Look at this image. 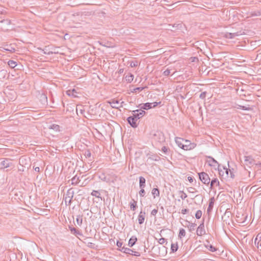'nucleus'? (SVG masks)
Here are the masks:
<instances>
[{
  "label": "nucleus",
  "instance_id": "nucleus-1",
  "mask_svg": "<svg viewBox=\"0 0 261 261\" xmlns=\"http://www.w3.org/2000/svg\"><path fill=\"white\" fill-rule=\"evenodd\" d=\"M74 194L73 190L72 188H70L67 190L66 194L63 196V199L64 200L66 206L70 205Z\"/></svg>",
  "mask_w": 261,
  "mask_h": 261
},
{
  "label": "nucleus",
  "instance_id": "nucleus-2",
  "mask_svg": "<svg viewBox=\"0 0 261 261\" xmlns=\"http://www.w3.org/2000/svg\"><path fill=\"white\" fill-rule=\"evenodd\" d=\"M152 139L160 143H162L165 141V137L164 134L160 131H156L153 135Z\"/></svg>",
  "mask_w": 261,
  "mask_h": 261
},
{
  "label": "nucleus",
  "instance_id": "nucleus-3",
  "mask_svg": "<svg viewBox=\"0 0 261 261\" xmlns=\"http://www.w3.org/2000/svg\"><path fill=\"white\" fill-rule=\"evenodd\" d=\"M199 177L200 180L205 185H208L211 181L210 178L208 175L204 172L198 173Z\"/></svg>",
  "mask_w": 261,
  "mask_h": 261
},
{
  "label": "nucleus",
  "instance_id": "nucleus-4",
  "mask_svg": "<svg viewBox=\"0 0 261 261\" xmlns=\"http://www.w3.org/2000/svg\"><path fill=\"white\" fill-rule=\"evenodd\" d=\"M112 108L118 109L120 108H122V105H119V100L115 98L112 99L107 101Z\"/></svg>",
  "mask_w": 261,
  "mask_h": 261
},
{
  "label": "nucleus",
  "instance_id": "nucleus-5",
  "mask_svg": "<svg viewBox=\"0 0 261 261\" xmlns=\"http://www.w3.org/2000/svg\"><path fill=\"white\" fill-rule=\"evenodd\" d=\"M161 103V102H147L143 104V106L141 107V109L143 110H149L151 108H155L159 104Z\"/></svg>",
  "mask_w": 261,
  "mask_h": 261
},
{
  "label": "nucleus",
  "instance_id": "nucleus-6",
  "mask_svg": "<svg viewBox=\"0 0 261 261\" xmlns=\"http://www.w3.org/2000/svg\"><path fill=\"white\" fill-rule=\"evenodd\" d=\"M134 117L137 119L138 120L142 118L146 113V112L143 110H136L135 111H133Z\"/></svg>",
  "mask_w": 261,
  "mask_h": 261
},
{
  "label": "nucleus",
  "instance_id": "nucleus-7",
  "mask_svg": "<svg viewBox=\"0 0 261 261\" xmlns=\"http://www.w3.org/2000/svg\"><path fill=\"white\" fill-rule=\"evenodd\" d=\"M194 144H191L190 141L188 140H184L182 149L185 150H190L194 147Z\"/></svg>",
  "mask_w": 261,
  "mask_h": 261
},
{
  "label": "nucleus",
  "instance_id": "nucleus-8",
  "mask_svg": "<svg viewBox=\"0 0 261 261\" xmlns=\"http://www.w3.org/2000/svg\"><path fill=\"white\" fill-rule=\"evenodd\" d=\"M137 120L133 115L128 117L127 119L128 123L133 128H136L138 126L136 122Z\"/></svg>",
  "mask_w": 261,
  "mask_h": 261
},
{
  "label": "nucleus",
  "instance_id": "nucleus-9",
  "mask_svg": "<svg viewBox=\"0 0 261 261\" xmlns=\"http://www.w3.org/2000/svg\"><path fill=\"white\" fill-rule=\"evenodd\" d=\"M196 233L198 236H202L205 233V230L204 229V222H203L201 223L199 226L198 227Z\"/></svg>",
  "mask_w": 261,
  "mask_h": 261
},
{
  "label": "nucleus",
  "instance_id": "nucleus-10",
  "mask_svg": "<svg viewBox=\"0 0 261 261\" xmlns=\"http://www.w3.org/2000/svg\"><path fill=\"white\" fill-rule=\"evenodd\" d=\"M12 164L11 160L9 159H5L1 162V168H7L10 167Z\"/></svg>",
  "mask_w": 261,
  "mask_h": 261
},
{
  "label": "nucleus",
  "instance_id": "nucleus-11",
  "mask_svg": "<svg viewBox=\"0 0 261 261\" xmlns=\"http://www.w3.org/2000/svg\"><path fill=\"white\" fill-rule=\"evenodd\" d=\"M215 199L214 197H212L210 199L208 206L207 209V213L210 214L213 210L214 205Z\"/></svg>",
  "mask_w": 261,
  "mask_h": 261
},
{
  "label": "nucleus",
  "instance_id": "nucleus-12",
  "mask_svg": "<svg viewBox=\"0 0 261 261\" xmlns=\"http://www.w3.org/2000/svg\"><path fill=\"white\" fill-rule=\"evenodd\" d=\"M66 93L68 95L70 96H72L73 97H78L77 95L78 94V92L75 89L68 90L66 91Z\"/></svg>",
  "mask_w": 261,
  "mask_h": 261
},
{
  "label": "nucleus",
  "instance_id": "nucleus-13",
  "mask_svg": "<svg viewBox=\"0 0 261 261\" xmlns=\"http://www.w3.org/2000/svg\"><path fill=\"white\" fill-rule=\"evenodd\" d=\"M246 165H251L254 164V160L251 156H245L244 160Z\"/></svg>",
  "mask_w": 261,
  "mask_h": 261
},
{
  "label": "nucleus",
  "instance_id": "nucleus-14",
  "mask_svg": "<svg viewBox=\"0 0 261 261\" xmlns=\"http://www.w3.org/2000/svg\"><path fill=\"white\" fill-rule=\"evenodd\" d=\"M208 158L209 160L207 161L208 164L210 166L216 167L218 166L219 167V163L217 161H216L211 156H208Z\"/></svg>",
  "mask_w": 261,
  "mask_h": 261
},
{
  "label": "nucleus",
  "instance_id": "nucleus-15",
  "mask_svg": "<svg viewBox=\"0 0 261 261\" xmlns=\"http://www.w3.org/2000/svg\"><path fill=\"white\" fill-rule=\"evenodd\" d=\"M145 212L141 211L138 216V223L139 224H142L144 223L145 218Z\"/></svg>",
  "mask_w": 261,
  "mask_h": 261
},
{
  "label": "nucleus",
  "instance_id": "nucleus-16",
  "mask_svg": "<svg viewBox=\"0 0 261 261\" xmlns=\"http://www.w3.org/2000/svg\"><path fill=\"white\" fill-rule=\"evenodd\" d=\"M69 229H70L71 232L72 234H74L75 236L78 237V236H83L82 232L80 230L76 229L75 228L70 227V226L69 227Z\"/></svg>",
  "mask_w": 261,
  "mask_h": 261
},
{
  "label": "nucleus",
  "instance_id": "nucleus-17",
  "mask_svg": "<svg viewBox=\"0 0 261 261\" xmlns=\"http://www.w3.org/2000/svg\"><path fill=\"white\" fill-rule=\"evenodd\" d=\"M98 177L101 180L103 181H105L106 182H110V178L108 177L107 175H106V174L104 173H100V174H99Z\"/></svg>",
  "mask_w": 261,
  "mask_h": 261
},
{
  "label": "nucleus",
  "instance_id": "nucleus-18",
  "mask_svg": "<svg viewBox=\"0 0 261 261\" xmlns=\"http://www.w3.org/2000/svg\"><path fill=\"white\" fill-rule=\"evenodd\" d=\"M175 141L178 146L182 148V145H183L184 139L181 138L176 137L175 138Z\"/></svg>",
  "mask_w": 261,
  "mask_h": 261
},
{
  "label": "nucleus",
  "instance_id": "nucleus-19",
  "mask_svg": "<svg viewBox=\"0 0 261 261\" xmlns=\"http://www.w3.org/2000/svg\"><path fill=\"white\" fill-rule=\"evenodd\" d=\"M119 250L123 253L128 254H132V253L133 252V250L132 249L127 247H125L124 246L122 247L121 249H120Z\"/></svg>",
  "mask_w": 261,
  "mask_h": 261
},
{
  "label": "nucleus",
  "instance_id": "nucleus-20",
  "mask_svg": "<svg viewBox=\"0 0 261 261\" xmlns=\"http://www.w3.org/2000/svg\"><path fill=\"white\" fill-rule=\"evenodd\" d=\"M137 241V238L135 236L132 237L128 241V246L130 247H133Z\"/></svg>",
  "mask_w": 261,
  "mask_h": 261
},
{
  "label": "nucleus",
  "instance_id": "nucleus-21",
  "mask_svg": "<svg viewBox=\"0 0 261 261\" xmlns=\"http://www.w3.org/2000/svg\"><path fill=\"white\" fill-rule=\"evenodd\" d=\"M71 185L74 186L77 185L80 181V177H77V175H75L74 177H73L71 178Z\"/></svg>",
  "mask_w": 261,
  "mask_h": 261
},
{
  "label": "nucleus",
  "instance_id": "nucleus-22",
  "mask_svg": "<svg viewBox=\"0 0 261 261\" xmlns=\"http://www.w3.org/2000/svg\"><path fill=\"white\" fill-rule=\"evenodd\" d=\"M8 76V73L6 70L3 69L0 70V79H4Z\"/></svg>",
  "mask_w": 261,
  "mask_h": 261
},
{
  "label": "nucleus",
  "instance_id": "nucleus-23",
  "mask_svg": "<svg viewBox=\"0 0 261 261\" xmlns=\"http://www.w3.org/2000/svg\"><path fill=\"white\" fill-rule=\"evenodd\" d=\"M146 180L144 177L140 176L139 177V187L140 188H144L145 187Z\"/></svg>",
  "mask_w": 261,
  "mask_h": 261
},
{
  "label": "nucleus",
  "instance_id": "nucleus-24",
  "mask_svg": "<svg viewBox=\"0 0 261 261\" xmlns=\"http://www.w3.org/2000/svg\"><path fill=\"white\" fill-rule=\"evenodd\" d=\"M219 181L217 178L213 179L211 181V189H213V187L215 186H219Z\"/></svg>",
  "mask_w": 261,
  "mask_h": 261
},
{
  "label": "nucleus",
  "instance_id": "nucleus-25",
  "mask_svg": "<svg viewBox=\"0 0 261 261\" xmlns=\"http://www.w3.org/2000/svg\"><path fill=\"white\" fill-rule=\"evenodd\" d=\"M76 221L77 224V225L80 226H81L83 223V218L82 216L79 215L76 216Z\"/></svg>",
  "mask_w": 261,
  "mask_h": 261
},
{
  "label": "nucleus",
  "instance_id": "nucleus-26",
  "mask_svg": "<svg viewBox=\"0 0 261 261\" xmlns=\"http://www.w3.org/2000/svg\"><path fill=\"white\" fill-rule=\"evenodd\" d=\"M160 157L157 155H151L148 158V160L154 161H159L160 160Z\"/></svg>",
  "mask_w": 261,
  "mask_h": 261
},
{
  "label": "nucleus",
  "instance_id": "nucleus-27",
  "mask_svg": "<svg viewBox=\"0 0 261 261\" xmlns=\"http://www.w3.org/2000/svg\"><path fill=\"white\" fill-rule=\"evenodd\" d=\"M178 248L177 243H172L171 245V250L172 252H176Z\"/></svg>",
  "mask_w": 261,
  "mask_h": 261
},
{
  "label": "nucleus",
  "instance_id": "nucleus-28",
  "mask_svg": "<svg viewBox=\"0 0 261 261\" xmlns=\"http://www.w3.org/2000/svg\"><path fill=\"white\" fill-rule=\"evenodd\" d=\"M189 225H188V227L190 231H192L195 230V227L196 226V223H192L190 222H188Z\"/></svg>",
  "mask_w": 261,
  "mask_h": 261
},
{
  "label": "nucleus",
  "instance_id": "nucleus-29",
  "mask_svg": "<svg viewBox=\"0 0 261 261\" xmlns=\"http://www.w3.org/2000/svg\"><path fill=\"white\" fill-rule=\"evenodd\" d=\"M151 193L154 198H155V196H159L160 195V191L158 188H153Z\"/></svg>",
  "mask_w": 261,
  "mask_h": 261
},
{
  "label": "nucleus",
  "instance_id": "nucleus-30",
  "mask_svg": "<svg viewBox=\"0 0 261 261\" xmlns=\"http://www.w3.org/2000/svg\"><path fill=\"white\" fill-rule=\"evenodd\" d=\"M186 231L184 228H180L178 234V238L181 239L186 236Z\"/></svg>",
  "mask_w": 261,
  "mask_h": 261
},
{
  "label": "nucleus",
  "instance_id": "nucleus-31",
  "mask_svg": "<svg viewBox=\"0 0 261 261\" xmlns=\"http://www.w3.org/2000/svg\"><path fill=\"white\" fill-rule=\"evenodd\" d=\"M8 64L11 68H15L17 65L16 62L13 60H9L8 62Z\"/></svg>",
  "mask_w": 261,
  "mask_h": 261
},
{
  "label": "nucleus",
  "instance_id": "nucleus-32",
  "mask_svg": "<svg viewBox=\"0 0 261 261\" xmlns=\"http://www.w3.org/2000/svg\"><path fill=\"white\" fill-rule=\"evenodd\" d=\"M134 79V75L130 73L125 76V80L128 83H131Z\"/></svg>",
  "mask_w": 261,
  "mask_h": 261
},
{
  "label": "nucleus",
  "instance_id": "nucleus-33",
  "mask_svg": "<svg viewBox=\"0 0 261 261\" xmlns=\"http://www.w3.org/2000/svg\"><path fill=\"white\" fill-rule=\"evenodd\" d=\"M91 195L93 196H95L97 198H100L101 199V197L100 196V194L98 191L93 190L91 193Z\"/></svg>",
  "mask_w": 261,
  "mask_h": 261
},
{
  "label": "nucleus",
  "instance_id": "nucleus-34",
  "mask_svg": "<svg viewBox=\"0 0 261 261\" xmlns=\"http://www.w3.org/2000/svg\"><path fill=\"white\" fill-rule=\"evenodd\" d=\"M133 203H130V207L131 210H132L133 211H135L136 209V207H137V201H135L134 199H133Z\"/></svg>",
  "mask_w": 261,
  "mask_h": 261
},
{
  "label": "nucleus",
  "instance_id": "nucleus-35",
  "mask_svg": "<svg viewBox=\"0 0 261 261\" xmlns=\"http://www.w3.org/2000/svg\"><path fill=\"white\" fill-rule=\"evenodd\" d=\"M50 128L53 129L56 131L60 130V126L59 125L53 124L51 125L49 127Z\"/></svg>",
  "mask_w": 261,
  "mask_h": 261
},
{
  "label": "nucleus",
  "instance_id": "nucleus-36",
  "mask_svg": "<svg viewBox=\"0 0 261 261\" xmlns=\"http://www.w3.org/2000/svg\"><path fill=\"white\" fill-rule=\"evenodd\" d=\"M223 170H225V177H229V171H230V169L227 168L226 167L222 166Z\"/></svg>",
  "mask_w": 261,
  "mask_h": 261
},
{
  "label": "nucleus",
  "instance_id": "nucleus-37",
  "mask_svg": "<svg viewBox=\"0 0 261 261\" xmlns=\"http://www.w3.org/2000/svg\"><path fill=\"white\" fill-rule=\"evenodd\" d=\"M218 171L220 176H223L225 175V170H223L222 166L221 167L220 165H219Z\"/></svg>",
  "mask_w": 261,
  "mask_h": 261
},
{
  "label": "nucleus",
  "instance_id": "nucleus-38",
  "mask_svg": "<svg viewBox=\"0 0 261 261\" xmlns=\"http://www.w3.org/2000/svg\"><path fill=\"white\" fill-rule=\"evenodd\" d=\"M179 193L180 194V197L182 200L185 199L187 197V195L183 191H179Z\"/></svg>",
  "mask_w": 261,
  "mask_h": 261
},
{
  "label": "nucleus",
  "instance_id": "nucleus-39",
  "mask_svg": "<svg viewBox=\"0 0 261 261\" xmlns=\"http://www.w3.org/2000/svg\"><path fill=\"white\" fill-rule=\"evenodd\" d=\"M224 37H225L226 38H228V39H232V38H234L232 33H228V32H226V33L224 34Z\"/></svg>",
  "mask_w": 261,
  "mask_h": 261
},
{
  "label": "nucleus",
  "instance_id": "nucleus-40",
  "mask_svg": "<svg viewBox=\"0 0 261 261\" xmlns=\"http://www.w3.org/2000/svg\"><path fill=\"white\" fill-rule=\"evenodd\" d=\"M259 234H257L256 238H255V239L254 240L255 245L257 246V247L258 248H259V246H261V241H257V237L259 236Z\"/></svg>",
  "mask_w": 261,
  "mask_h": 261
},
{
  "label": "nucleus",
  "instance_id": "nucleus-41",
  "mask_svg": "<svg viewBox=\"0 0 261 261\" xmlns=\"http://www.w3.org/2000/svg\"><path fill=\"white\" fill-rule=\"evenodd\" d=\"M202 216V211L201 210H198L195 214V217L196 219H199Z\"/></svg>",
  "mask_w": 261,
  "mask_h": 261
},
{
  "label": "nucleus",
  "instance_id": "nucleus-42",
  "mask_svg": "<svg viewBox=\"0 0 261 261\" xmlns=\"http://www.w3.org/2000/svg\"><path fill=\"white\" fill-rule=\"evenodd\" d=\"M41 100H42V102L45 103L47 102V98L46 95L45 94H42L40 96Z\"/></svg>",
  "mask_w": 261,
  "mask_h": 261
},
{
  "label": "nucleus",
  "instance_id": "nucleus-43",
  "mask_svg": "<svg viewBox=\"0 0 261 261\" xmlns=\"http://www.w3.org/2000/svg\"><path fill=\"white\" fill-rule=\"evenodd\" d=\"M206 247L210 251L212 252H215L216 251V248L214 247L212 245H207Z\"/></svg>",
  "mask_w": 261,
  "mask_h": 261
},
{
  "label": "nucleus",
  "instance_id": "nucleus-44",
  "mask_svg": "<svg viewBox=\"0 0 261 261\" xmlns=\"http://www.w3.org/2000/svg\"><path fill=\"white\" fill-rule=\"evenodd\" d=\"M84 155L86 158H90L91 156V152L89 150H87L85 151Z\"/></svg>",
  "mask_w": 261,
  "mask_h": 261
},
{
  "label": "nucleus",
  "instance_id": "nucleus-45",
  "mask_svg": "<svg viewBox=\"0 0 261 261\" xmlns=\"http://www.w3.org/2000/svg\"><path fill=\"white\" fill-rule=\"evenodd\" d=\"M140 188L141 189V190H140L139 194L140 196L143 197L145 194V190H144V188Z\"/></svg>",
  "mask_w": 261,
  "mask_h": 261
},
{
  "label": "nucleus",
  "instance_id": "nucleus-46",
  "mask_svg": "<svg viewBox=\"0 0 261 261\" xmlns=\"http://www.w3.org/2000/svg\"><path fill=\"white\" fill-rule=\"evenodd\" d=\"M188 191L189 193H194L196 192H197V190L195 188L193 187H190L188 188Z\"/></svg>",
  "mask_w": 261,
  "mask_h": 261
},
{
  "label": "nucleus",
  "instance_id": "nucleus-47",
  "mask_svg": "<svg viewBox=\"0 0 261 261\" xmlns=\"http://www.w3.org/2000/svg\"><path fill=\"white\" fill-rule=\"evenodd\" d=\"M170 70L169 69H167L163 72V74L164 76H168L170 74Z\"/></svg>",
  "mask_w": 261,
  "mask_h": 261
},
{
  "label": "nucleus",
  "instance_id": "nucleus-48",
  "mask_svg": "<svg viewBox=\"0 0 261 261\" xmlns=\"http://www.w3.org/2000/svg\"><path fill=\"white\" fill-rule=\"evenodd\" d=\"M231 215V213L230 212H226L224 214V216L222 217V219H223V221H225L226 220L224 219V218L226 217V216H227V217H229V215Z\"/></svg>",
  "mask_w": 261,
  "mask_h": 261
},
{
  "label": "nucleus",
  "instance_id": "nucleus-49",
  "mask_svg": "<svg viewBox=\"0 0 261 261\" xmlns=\"http://www.w3.org/2000/svg\"><path fill=\"white\" fill-rule=\"evenodd\" d=\"M166 242V239L164 238H162L161 239H159L158 242L160 244H164L165 242Z\"/></svg>",
  "mask_w": 261,
  "mask_h": 261
},
{
  "label": "nucleus",
  "instance_id": "nucleus-50",
  "mask_svg": "<svg viewBox=\"0 0 261 261\" xmlns=\"http://www.w3.org/2000/svg\"><path fill=\"white\" fill-rule=\"evenodd\" d=\"M206 92H202L199 96V97L202 99H204L206 97Z\"/></svg>",
  "mask_w": 261,
  "mask_h": 261
},
{
  "label": "nucleus",
  "instance_id": "nucleus-51",
  "mask_svg": "<svg viewBox=\"0 0 261 261\" xmlns=\"http://www.w3.org/2000/svg\"><path fill=\"white\" fill-rule=\"evenodd\" d=\"M229 174H230L229 177H230L231 178H234L235 175L234 174L233 169H232L231 170L230 169V171H229Z\"/></svg>",
  "mask_w": 261,
  "mask_h": 261
},
{
  "label": "nucleus",
  "instance_id": "nucleus-52",
  "mask_svg": "<svg viewBox=\"0 0 261 261\" xmlns=\"http://www.w3.org/2000/svg\"><path fill=\"white\" fill-rule=\"evenodd\" d=\"M252 16H260L261 15V10L257 11L256 12H254V13L252 14Z\"/></svg>",
  "mask_w": 261,
  "mask_h": 261
},
{
  "label": "nucleus",
  "instance_id": "nucleus-53",
  "mask_svg": "<svg viewBox=\"0 0 261 261\" xmlns=\"http://www.w3.org/2000/svg\"><path fill=\"white\" fill-rule=\"evenodd\" d=\"M169 150L167 147L163 146L162 148V151L165 154H166Z\"/></svg>",
  "mask_w": 261,
  "mask_h": 261
},
{
  "label": "nucleus",
  "instance_id": "nucleus-54",
  "mask_svg": "<svg viewBox=\"0 0 261 261\" xmlns=\"http://www.w3.org/2000/svg\"><path fill=\"white\" fill-rule=\"evenodd\" d=\"M233 37L235 38L237 36H240L242 35V33H241V31L237 32L235 33H232Z\"/></svg>",
  "mask_w": 261,
  "mask_h": 261
},
{
  "label": "nucleus",
  "instance_id": "nucleus-55",
  "mask_svg": "<svg viewBox=\"0 0 261 261\" xmlns=\"http://www.w3.org/2000/svg\"><path fill=\"white\" fill-rule=\"evenodd\" d=\"M138 65L137 61H133L130 63V66L132 67H136Z\"/></svg>",
  "mask_w": 261,
  "mask_h": 261
},
{
  "label": "nucleus",
  "instance_id": "nucleus-56",
  "mask_svg": "<svg viewBox=\"0 0 261 261\" xmlns=\"http://www.w3.org/2000/svg\"><path fill=\"white\" fill-rule=\"evenodd\" d=\"M130 255H134L135 256H140V253L138 251H135L133 250V252L132 253V254H130Z\"/></svg>",
  "mask_w": 261,
  "mask_h": 261
},
{
  "label": "nucleus",
  "instance_id": "nucleus-57",
  "mask_svg": "<svg viewBox=\"0 0 261 261\" xmlns=\"http://www.w3.org/2000/svg\"><path fill=\"white\" fill-rule=\"evenodd\" d=\"M239 108H241L243 110H250L251 109L249 107H246L245 106H239Z\"/></svg>",
  "mask_w": 261,
  "mask_h": 261
},
{
  "label": "nucleus",
  "instance_id": "nucleus-58",
  "mask_svg": "<svg viewBox=\"0 0 261 261\" xmlns=\"http://www.w3.org/2000/svg\"><path fill=\"white\" fill-rule=\"evenodd\" d=\"M94 246H95V244L92 242H88L87 243V246L91 248H94Z\"/></svg>",
  "mask_w": 261,
  "mask_h": 261
},
{
  "label": "nucleus",
  "instance_id": "nucleus-59",
  "mask_svg": "<svg viewBox=\"0 0 261 261\" xmlns=\"http://www.w3.org/2000/svg\"><path fill=\"white\" fill-rule=\"evenodd\" d=\"M158 212V209H154L151 212V215L152 216H155Z\"/></svg>",
  "mask_w": 261,
  "mask_h": 261
},
{
  "label": "nucleus",
  "instance_id": "nucleus-60",
  "mask_svg": "<svg viewBox=\"0 0 261 261\" xmlns=\"http://www.w3.org/2000/svg\"><path fill=\"white\" fill-rule=\"evenodd\" d=\"M189 210L187 209V208H185V209H182L181 210V213L182 214H186L187 213H188L189 212Z\"/></svg>",
  "mask_w": 261,
  "mask_h": 261
},
{
  "label": "nucleus",
  "instance_id": "nucleus-61",
  "mask_svg": "<svg viewBox=\"0 0 261 261\" xmlns=\"http://www.w3.org/2000/svg\"><path fill=\"white\" fill-rule=\"evenodd\" d=\"M122 244H123L122 242L117 241L116 245L118 247H119L121 249L122 247Z\"/></svg>",
  "mask_w": 261,
  "mask_h": 261
},
{
  "label": "nucleus",
  "instance_id": "nucleus-62",
  "mask_svg": "<svg viewBox=\"0 0 261 261\" xmlns=\"http://www.w3.org/2000/svg\"><path fill=\"white\" fill-rule=\"evenodd\" d=\"M42 51H43V53L44 54L50 55V54H53V51L47 52L46 50H45V49H43Z\"/></svg>",
  "mask_w": 261,
  "mask_h": 261
},
{
  "label": "nucleus",
  "instance_id": "nucleus-63",
  "mask_svg": "<svg viewBox=\"0 0 261 261\" xmlns=\"http://www.w3.org/2000/svg\"><path fill=\"white\" fill-rule=\"evenodd\" d=\"M188 179L189 182H192L193 181V178L191 176H188Z\"/></svg>",
  "mask_w": 261,
  "mask_h": 261
},
{
  "label": "nucleus",
  "instance_id": "nucleus-64",
  "mask_svg": "<svg viewBox=\"0 0 261 261\" xmlns=\"http://www.w3.org/2000/svg\"><path fill=\"white\" fill-rule=\"evenodd\" d=\"M34 170L36 172H39L40 171V168L39 167H35L34 168Z\"/></svg>",
  "mask_w": 261,
  "mask_h": 261
}]
</instances>
